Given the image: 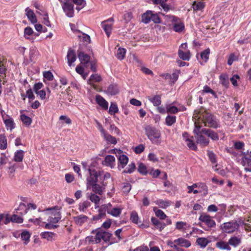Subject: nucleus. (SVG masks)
Returning a JSON list of instances; mask_svg holds the SVG:
<instances>
[{
  "label": "nucleus",
  "instance_id": "nucleus-53",
  "mask_svg": "<svg viewBox=\"0 0 251 251\" xmlns=\"http://www.w3.org/2000/svg\"><path fill=\"white\" fill-rule=\"evenodd\" d=\"M151 21L155 24H159L161 22L160 18L158 14L154 11H151Z\"/></svg>",
  "mask_w": 251,
  "mask_h": 251
},
{
  "label": "nucleus",
  "instance_id": "nucleus-40",
  "mask_svg": "<svg viewBox=\"0 0 251 251\" xmlns=\"http://www.w3.org/2000/svg\"><path fill=\"white\" fill-rule=\"evenodd\" d=\"M198 189L200 193L202 194L204 196H206L208 194V187L204 183L200 182Z\"/></svg>",
  "mask_w": 251,
  "mask_h": 251
},
{
  "label": "nucleus",
  "instance_id": "nucleus-15",
  "mask_svg": "<svg viewBox=\"0 0 251 251\" xmlns=\"http://www.w3.org/2000/svg\"><path fill=\"white\" fill-rule=\"evenodd\" d=\"M78 57L80 63L83 64L85 67H87L90 62V56L82 51L78 52Z\"/></svg>",
  "mask_w": 251,
  "mask_h": 251
},
{
  "label": "nucleus",
  "instance_id": "nucleus-23",
  "mask_svg": "<svg viewBox=\"0 0 251 251\" xmlns=\"http://www.w3.org/2000/svg\"><path fill=\"white\" fill-rule=\"evenodd\" d=\"M25 11L26 12V15L28 18V19L32 23L35 24L37 23V20L35 14L33 12V10L29 9L28 7H27L25 9Z\"/></svg>",
  "mask_w": 251,
  "mask_h": 251
},
{
  "label": "nucleus",
  "instance_id": "nucleus-57",
  "mask_svg": "<svg viewBox=\"0 0 251 251\" xmlns=\"http://www.w3.org/2000/svg\"><path fill=\"white\" fill-rule=\"evenodd\" d=\"M220 80L221 84L225 86H227L229 83L228 77L226 75L222 74L220 75Z\"/></svg>",
  "mask_w": 251,
  "mask_h": 251
},
{
  "label": "nucleus",
  "instance_id": "nucleus-8",
  "mask_svg": "<svg viewBox=\"0 0 251 251\" xmlns=\"http://www.w3.org/2000/svg\"><path fill=\"white\" fill-rule=\"evenodd\" d=\"M1 111V116L7 130L12 131L15 128V123L13 118Z\"/></svg>",
  "mask_w": 251,
  "mask_h": 251
},
{
  "label": "nucleus",
  "instance_id": "nucleus-52",
  "mask_svg": "<svg viewBox=\"0 0 251 251\" xmlns=\"http://www.w3.org/2000/svg\"><path fill=\"white\" fill-rule=\"evenodd\" d=\"M10 220H11V222L13 223L18 224L22 223L24 221L22 217L16 214H13L11 216Z\"/></svg>",
  "mask_w": 251,
  "mask_h": 251
},
{
  "label": "nucleus",
  "instance_id": "nucleus-30",
  "mask_svg": "<svg viewBox=\"0 0 251 251\" xmlns=\"http://www.w3.org/2000/svg\"><path fill=\"white\" fill-rule=\"evenodd\" d=\"M25 152L21 150H17L14 153L13 160L15 162H22Z\"/></svg>",
  "mask_w": 251,
  "mask_h": 251
},
{
  "label": "nucleus",
  "instance_id": "nucleus-28",
  "mask_svg": "<svg viewBox=\"0 0 251 251\" xmlns=\"http://www.w3.org/2000/svg\"><path fill=\"white\" fill-rule=\"evenodd\" d=\"M229 246L234 248L237 247L241 243V238L237 236H232L228 241Z\"/></svg>",
  "mask_w": 251,
  "mask_h": 251
},
{
  "label": "nucleus",
  "instance_id": "nucleus-32",
  "mask_svg": "<svg viewBox=\"0 0 251 251\" xmlns=\"http://www.w3.org/2000/svg\"><path fill=\"white\" fill-rule=\"evenodd\" d=\"M151 11L148 10L142 15V22L145 24H148L151 21Z\"/></svg>",
  "mask_w": 251,
  "mask_h": 251
},
{
  "label": "nucleus",
  "instance_id": "nucleus-22",
  "mask_svg": "<svg viewBox=\"0 0 251 251\" xmlns=\"http://www.w3.org/2000/svg\"><path fill=\"white\" fill-rule=\"evenodd\" d=\"M67 58L68 64L69 66H71L72 64L76 60V57L75 51L69 49L67 52Z\"/></svg>",
  "mask_w": 251,
  "mask_h": 251
},
{
  "label": "nucleus",
  "instance_id": "nucleus-60",
  "mask_svg": "<svg viewBox=\"0 0 251 251\" xmlns=\"http://www.w3.org/2000/svg\"><path fill=\"white\" fill-rule=\"evenodd\" d=\"M171 204V201H163L159 200L158 201V205L162 208H166L169 206Z\"/></svg>",
  "mask_w": 251,
  "mask_h": 251
},
{
  "label": "nucleus",
  "instance_id": "nucleus-33",
  "mask_svg": "<svg viewBox=\"0 0 251 251\" xmlns=\"http://www.w3.org/2000/svg\"><path fill=\"white\" fill-rule=\"evenodd\" d=\"M92 185V191L96 194L99 195H102L103 193V187L97 184V182L93 184H89Z\"/></svg>",
  "mask_w": 251,
  "mask_h": 251
},
{
  "label": "nucleus",
  "instance_id": "nucleus-46",
  "mask_svg": "<svg viewBox=\"0 0 251 251\" xmlns=\"http://www.w3.org/2000/svg\"><path fill=\"white\" fill-rule=\"evenodd\" d=\"M122 185L123 192L126 195L128 194L132 188L131 184L128 182H124Z\"/></svg>",
  "mask_w": 251,
  "mask_h": 251
},
{
  "label": "nucleus",
  "instance_id": "nucleus-13",
  "mask_svg": "<svg viewBox=\"0 0 251 251\" xmlns=\"http://www.w3.org/2000/svg\"><path fill=\"white\" fill-rule=\"evenodd\" d=\"M209 54L210 49H207L201 53L200 57H199L198 54L197 55V58L201 64L203 65L204 63H206L207 61L209 58Z\"/></svg>",
  "mask_w": 251,
  "mask_h": 251
},
{
  "label": "nucleus",
  "instance_id": "nucleus-27",
  "mask_svg": "<svg viewBox=\"0 0 251 251\" xmlns=\"http://www.w3.org/2000/svg\"><path fill=\"white\" fill-rule=\"evenodd\" d=\"M102 80L100 75L96 74H92L89 79L87 81L88 84L94 86V83L95 82H99Z\"/></svg>",
  "mask_w": 251,
  "mask_h": 251
},
{
  "label": "nucleus",
  "instance_id": "nucleus-35",
  "mask_svg": "<svg viewBox=\"0 0 251 251\" xmlns=\"http://www.w3.org/2000/svg\"><path fill=\"white\" fill-rule=\"evenodd\" d=\"M16 210L17 211V214L25 215L27 212L28 208L25 203H21Z\"/></svg>",
  "mask_w": 251,
  "mask_h": 251
},
{
  "label": "nucleus",
  "instance_id": "nucleus-50",
  "mask_svg": "<svg viewBox=\"0 0 251 251\" xmlns=\"http://www.w3.org/2000/svg\"><path fill=\"white\" fill-rule=\"evenodd\" d=\"M105 216L104 211H102L101 206L99 209V213L93 216L92 220L93 221H97Z\"/></svg>",
  "mask_w": 251,
  "mask_h": 251
},
{
  "label": "nucleus",
  "instance_id": "nucleus-16",
  "mask_svg": "<svg viewBox=\"0 0 251 251\" xmlns=\"http://www.w3.org/2000/svg\"><path fill=\"white\" fill-rule=\"evenodd\" d=\"M96 101L97 103L104 110H107L108 107V102L100 95L96 96Z\"/></svg>",
  "mask_w": 251,
  "mask_h": 251
},
{
  "label": "nucleus",
  "instance_id": "nucleus-24",
  "mask_svg": "<svg viewBox=\"0 0 251 251\" xmlns=\"http://www.w3.org/2000/svg\"><path fill=\"white\" fill-rule=\"evenodd\" d=\"M88 219V217L84 215H80L73 217V219L75 223L80 226L86 222Z\"/></svg>",
  "mask_w": 251,
  "mask_h": 251
},
{
  "label": "nucleus",
  "instance_id": "nucleus-26",
  "mask_svg": "<svg viewBox=\"0 0 251 251\" xmlns=\"http://www.w3.org/2000/svg\"><path fill=\"white\" fill-rule=\"evenodd\" d=\"M151 222L156 228L159 229V231H162L166 226V224L159 221L156 218L151 217Z\"/></svg>",
  "mask_w": 251,
  "mask_h": 251
},
{
  "label": "nucleus",
  "instance_id": "nucleus-59",
  "mask_svg": "<svg viewBox=\"0 0 251 251\" xmlns=\"http://www.w3.org/2000/svg\"><path fill=\"white\" fill-rule=\"evenodd\" d=\"M90 206V203L85 201L79 204L78 209L81 212H84L85 210Z\"/></svg>",
  "mask_w": 251,
  "mask_h": 251
},
{
  "label": "nucleus",
  "instance_id": "nucleus-6",
  "mask_svg": "<svg viewBox=\"0 0 251 251\" xmlns=\"http://www.w3.org/2000/svg\"><path fill=\"white\" fill-rule=\"evenodd\" d=\"M200 126H196L193 130L196 142L201 146H207L209 143V140L202 135L203 133L201 132V130L200 131Z\"/></svg>",
  "mask_w": 251,
  "mask_h": 251
},
{
  "label": "nucleus",
  "instance_id": "nucleus-54",
  "mask_svg": "<svg viewBox=\"0 0 251 251\" xmlns=\"http://www.w3.org/2000/svg\"><path fill=\"white\" fill-rule=\"evenodd\" d=\"M74 4H75L78 6H80V7H77L76 9L79 11L81 9H82L86 4L85 1L84 0H71Z\"/></svg>",
  "mask_w": 251,
  "mask_h": 251
},
{
  "label": "nucleus",
  "instance_id": "nucleus-3",
  "mask_svg": "<svg viewBox=\"0 0 251 251\" xmlns=\"http://www.w3.org/2000/svg\"><path fill=\"white\" fill-rule=\"evenodd\" d=\"M145 134L148 138L153 144H158L161 138L160 131L151 126H147L145 128Z\"/></svg>",
  "mask_w": 251,
  "mask_h": 251
},
{
  "label": "nucleus",
  "instance_id": "nucleus-14",
  "mask_svg": "<svg viewBox=\"0 0 251 251\" xmlns=\"http://www.w3.org/2000/svg\"><path fill=\"white\" fill-rule=\"evenodd\" d=\"M201 132L203 134L207 136L213 141H217L219 140L218 134L210 129L204 128L201 129Z\"/></svg>",
  "mask_w": 251,
  "mask_h": 251
},
{
  "label": "nucleus",
  "instance_id": "nucleus-7",
  "mask_svg": "<svg viewBox=\"0 0 251 251\" xmlns=\"http://www.w3.org/2000/svg\"><path fill=\"white\" fill-rule=\"evenodd\" d=\"M62 8L67 17L69 18L74 17V5L70 0H66L64 2H63Z\"/></svg>",
  "mask_w": 251,
  "mask_h": 251
},
{
  "label": "nucleus",
  "instance_id": "nucleus-41",
  "mask_svg": "<svg viewBox=\"0 0 251 251\" xmlns=\"http://www.w3.org/2000/svg\"><path fill=\"white\" fill-rule=\"evenodd\" d=\"M167 112L170 114H176L178 112V109L176 106L173 105L172 104L166 105Z\"/></svg>",
  "mask_w": 251,
  "mask_h": 251
},
{
  "label": "nucleus",
  "instance_id": "nucleus-5",
  "mask_svg": "<svg viewBox=\"0 0 251 251\" xmlns=\"http://www.w3.org/2000/svg\"><path fill=\"white\" fill-rule=\"evenodd\" d=\"M162 14L164 17V19L167 22L174 23L173 28L176 32H181L184 29V25L183 23H177L178 20L177 17L171 15H165L164 14Z\"/></svg>",
  "mask_w": 251,
  "mask_h": 251
},
{
  "label": "nucleus",
  "instance_id": "nucleus-31",
  "mask_svg": "<svg viewBox=\"0 0 251 251\" xmlns=\"http://www.w3.org/2000/svg\"><path fill=\"white\" fill-rule=\"evenodd\" d=\"M148 99L155 106H159L161 103V96L159 95H155L153 97H148Z\"/></svg>",
  "mask_w": 251,
  "mask_h": 251
},
{
  "label": "nucleus",
  "instance_id": "nucleus-2",
  "mask_svg": "<svg viewBox=\"0 0 251 251\" xmlns=\"http://www.w3.org/2000/svg\"><path fill=\"white\" fill-rule=\"evenodd\" d=\"M201 116L205 126L213 128L220 127L219 121L212 114L205 111L201 113Z\"/></svg>",
  "mask_w": 251,
  "mask_h": 251
},
{
  "label": "nucleus",
  "instance_id": "nucleus-38",
  "mask_svg": "<svg viewBox=\"0 0 251 251\" xmlns=\"http://www.w3.org/2000/svg\"><path fill=\"white\" fill-rule=\"evenodd\" d=\"M209 243L208 240L206 238L199 237L196 240V243L201 248H205Z\"/></svg>",
  "mask_w": 251,
  "mask_h": 251
},
{
  "label": "nucleus",
  "instance_id": "nucleus-1",
  "mask_svg": "<svg viewBox=\"0 0 251 251\" xmlns=\"http://www.w3.org/2000/svg\"><path fill=\"white\" fill-rule=\"evenodd\" d=\"M93 234H96L97 243H100L102 240L108 245L112 244L114 241L112 240V234L104 230L101 228H97L91 231Z\"/></svg>",
  "mask_w": 251,
  "mask_h": 251
},
{
  "label": "nucleus",
  "instance_id": "nucleus-58",
  "mask_svg": "<svg viewBox=\"0 0 251 251\" xmlns=\"http://www.w3.org/2000/svg\"><path fill=\"white\" fill-rule=\"evenodd\" d=\"M185 142L190 149L193 151H196L197 150V147L193 141V138L189 139V141H186Z\"/></svg>",
  "mask_w": 251,
  "mask_h": 251
},
{
  "label": "nucleus",
  "instance_id": "nucleus-17",
  "mask_svg": "<svg viewBox=\"0 0 251 251\" xmlns=\"http://www.w3.org/2000/svg\"><path fill=\"white\" fill-rule=\"evenodd\" d=\"M215 247L220 250L230 251L231 250L230 246H229L228 242L222 240L217 241Z\"/></svg>",
  "mask_w": 251,
  "mask_h": 251
},
{
  "label": "nucleus",
  "instance_id": "nucleus-18",
  "mask_svg": "<svg viewBox=\"0 0 251 251\" xmlns=\"http://www.w3.org/2000/svg\"><path fill=\"white\" fill-rule=\"evenodd\" d=\"M118 168L120 170L121 169H123L127 164L128 158L126 155L122 154L118 156Z\"/></svg>",
  "mask_w": 251,
  "mask_h": 251
},
{
  "label": "nucleus",
  "instance_id": "nucleus-9",
  "mask_svg": "<svg viewBox=\"0 0 251 251\" xmlns=\"http://www.w3.org/2000/svg\"><path fill=\"white\" fill-rule=\"evenodd\" d=\"M238 227V225L236 223L229 222L225 223L222 226V230L226 233H231L234 232Z\"/></svg>",
  "mask_w": 251,
  "mask_h": 251
},
{
  "label": "nucleus",
  "instance_id": "nucleus-19",
  "mask_svg": "<svg viewBox=\"0 0 251 251\" xmlns=\"http://www.w3.org/2000/svg\"><path fill=\"white\" fill-rule=\"evenodd\" d=\"M42 238L46 239L48 241H52L56 239L57 234L52 232L45 231L40 234Z\"/></svg>",
  "mask_w": 251,
  "mask_h": 251
},
{
  "label": "nucleus",
  "instance_id": "nucleus-44",
  "mask_svg": "<svg viewBox=\"0 0 251 251\" xmlns=\"http://www.w3.org/2000/svg\"><path fill=\"white\" fill-rule=\"evenodd\" d=\"M21 120L26 126H30L32 123V119L25 114H22L21 115Z\"/></svg>",
  "mask_w": 251,
  "mask_h": 251
},
{
  "label": "nucleus",
  "instance_id": "nucleus-42",
  "mask_svg": "<svg viewBox=\"0 0 251 251\" xmlns=\"http://www.w3.org/2000/svg\"><path fill=\"white\" fill-rule=\"evenodd\" d=\"M7 146V139L3 134L0 135V149L5 150Z\"/></svg>",
  "mask_w": 251,
  "mask_h": 251
},
{
  "label": "nucleus",
  "instance_id": "nucleus-62",
  "mask_svg": "<svg viewBox=\"0 0 251 251\" xmlns=\"http://www.w3.org/2000/svg\"><path fill=\"white\" fill-rule=\"evenodd\" d=\"M130 219L133 223L136 224H138L139 217H138L137 213L135 211H132L131 213Z\"/></svg>",
  "mask_w": 251,
  "mask_h": 251
},
{
  "label": "nucleus",
  "instance_id": "nucleus-25",
  "mask_svg": "<svg viewBox=\"0 0 251 251\" xmlns=\"http://www.w3.org/2000/svg\"><path fill=\"white\" fill-rule=\"evenodd\" d=\"M101 25L107 36L109 37L111 33L112 24L107 23V21H103L101 22Z\"/></svg>",
  "mask_w": 251,
  "mask_h": 251
},
{
  "label": "nucleus",
  "instance_id": "nucleus-47",
  "mask_svg": "<svg viewBox=\"0 0 251 251\" xmlns=\"http://www.w3.org/2000/svg\"><path fill=\"white\" fill-rule=\"evenodd\" d=\"M126 50L124 48H119L117 50L116 56L119 60H123L125 56Z\"/></svg>",
  "mask_w": 251,
  "mask_h": 251
},
{
  "label": "nucleus",
  "instance_id": "nucleus-64",
  "mask_svg": "<svg viewBox=\"0 0 251 251\" xmlns=\"http://www.w3.org/2000/svg\"><path fill=\"white\" fill-rule=\"evenodd\" d=\"M95 235L92 236L90 235L88 236L85 238V241L88 244H97L96 241V234Z\"/></svg>",
  "mask_w": 251,
  "mask_h": 251
},
{
  "label": "nucleus",
  "instance_id": "nucleus-49",
  "mask_svg": "<svg viewBox=\"0 0 251 251\" xmlns=\"http://www.w3.org/2000/svg\"><path fill=\"white\" fill-rule=\"evenodd\" d=\"M204 7V4L201 1H194L193 4V8L194 10H201Z\"/></svg>",
  "mask_w": 251,
  "mask_h": 251
},
{
  "label": "nucleus",
  "instance_id": "nucleus-12",
  "mask_svg": "<svg viewBox=\"0 0 251 251\" xmlns=\"http://www.w3.org/2000/svg\"><path fill=\"white\" fill-rule=\"evenodd\" d=\"M90 176L87 178V181L88 184H93L96 183L98 180V177L100 175V171L97 172L95 169H89Z\"/></svg>",
  "mask_w": 251,
  "mask_h": 251
},
{
  "label": "nucleus",
  "instance_id": "nucleus-55",
  "mask_svg": "<svg viewBox=\"0 0 251 251\" xmlns=\"http://www.w3.org/2000/svg\"><path fill=\"white\" fill-rule=\"evenodd\" d=\"M238 57L234 53L230 54L228 57L227 64L230 66L231 65L233 62L238 60Z\"/></svg>",
  "mask_w": 251,
  "mask_h": 251
},
{
  "label": "nucleus",
  "instance_id": "nucleus-43",
  "mask_svg": "<svg viewBox=\"0 0 251 251\" xmlns=\"http://www.w3.org/2000/svg\"><path fill=\"white\" fill-rule=\"evenodd\" d=\"M153 211L155 215L160 219L164 220L166 218L167 216L162 210L158 209L157 208L155 207L153 208Z\"/></svg>",
  "mask_w": 251,
  "mask_h": 251
},
{
  "label": "nucleus",
  "instance_id": "nucleus-20",
  "mask_svg": "<svg viewBox=\"0 0 251 251\" xmlns=\"http://www.w3.org/2000/svg\"><path fill=\"white\" fill-rule=\"evenodd\" d=\"M115 158L114 156L107 155L105 157L102 164L111 168H113L115 166Z\"/></svg>",
  "mask_w": 251,
  "mask_h": 251
},
{
  "label": "nucleus",
  "instance_id": "nucleus-34",
  "mask_svg": "<svg viewBox=\"0 0 251 251\" xmlns=\"http://www.w3.org/2000/svg\"><path fill=\"white\" fill-rule=\"evenodd\" d=\"M178 55L179 57L183 60L188 61L191 57V53L189 50L186 52H184L180 49H179L178 51Z\"/></svg>",
  "mask_w": 251,
  "mask_h": 251
},
{
  "label": "nucleus",
  "instance_id": "nucleus-4",
  "mask_svg": "<svg viewBox=\"0 0 251 251\" xmlns=\"http://www.w3.org/2000/svg\"><path fill=\"white\" fill-rule=\"evenodd\" d=\"M102 211L107 212L108 214L114 217H119L122 213L124 207L122 205L113 206L111 203H108L101 205Z\"/></svg>",
  "mask_w": 251,
  "mask_h": 251
},
{
  "label": "nucleus",
  "instance_id": "nucleus-56",
  "mask_svg": "<svg viewBox=\"0 0 251 251\" xmlns=\"http://www.w3.org/2000/svg\"><path fill=\"white\" fill-rule=\"evenodd\" d=\"M34 32L32 28L29 26L25 27L24 29V36L26 39H29V36L33 34Z\"/></svg>",
  "mask_w": 251,
  "mask_h": 251
},
{
  "label": "nucleus",
  "instance_id": "nucleus-29",
  "mask_svg": "<svg viewBox=\"0 0 251 251\" xmlns=\"http://www.w3.org/2000/svg\"><path fill=\"white\" fill-rule=\"evenodd\" d=\"M20 236L21 237L22 240L24 241V244L26 245L30 241L31 234L28 231L25 230L21 233Z\"/></svg>",
  "mask_w": 251,
  "mask_h": 251
},
{
  "label": "nucleus",
  "instance_id": "nucleus-61",
  "mask_svg": "<svg viewBox=\"0 0 251 251\" xmlns=\"http://www.w3.org/2000/svg\"><path fill=\"white\" fill-rule=\"evenodd\" d=\"M242 164L244 166H251V157L244 156L242 157Z\"/></svg>",
  "mask_w": 251,
  "mask_h": 251
},
{
  "label": "nucleus",
  "instance_id": "nucleus-36",
  "mask_svg": "<svg viewBox=\"0 0 251 251\" xmlns=\"http://www.w3.org/2000/svg\"><path fill=\"white\" fill-rule=\"evenodd\" d=\"M102 136L108 143L115 145L117 143L116 139L107 133L106 131Z\"/></svg>",
  "mask_w": 251,
  "mask_h": 251
},
{
  "label": "nucleus",
  "instance_id": "nucleus-11",
  "mask_svg": "<svg viewBox=\"0 0 251 251\" xmlns=\"http://www.w3.org/2000/svg\"><path fill=\"white\" fill-rule=\"evenodd\" d=\"M199 220L204 223L208 227H213L216 226L215 221L208 215H201L199 217Z\"/></svg>",
  "mask_w": 251,
  "mask_h": 251
},
{
  "label": "nucleus",
  "instance_id": "nucleus-39",
  "mask_svg": "<svg viewBox=\"0 0 251 251\" xmlns=\"http://www.w3.org/2000/svg\"><path fill=\"white\" fill-rule=\"evenodd\" d=\"M61 218V213H57L55 216H50L48 218V222L52 224H56L60 220Z\"/></svg>",
  "mask_w": 251,
  "mask_h": 251
},
{
  "label": "nucleus",
  "instance_id": "nucleus-45",
  "mask_svg": "<svg viewBox=\"0 0 251 251\" xmlns=\"http://www.w3.org/2000/svg\"><path fill=\"white\" fill-rule=\"evenodd\" d=\"M118 110L119 109L117 104L111 102L108 111L109 114L111 115H114L118 112Z\"/></svg>",
  "mask_w": 251,
  "mask_h": 251
},
{
  "label": "nucleus",
  "instance_id": "nucleus-63",
  "mask_svg": "<svg viewBox=\"0 0 251 251\" xmlns=\"http://www.w3.org/2000/svg\"><path fill=\"white\" fill-rule=\"evenodd\" d=\"M89 199L90 201L95 204H99L100 201V197L95 194H91L90 196Z\"/></svg>",
  "mask_w": 251,
  "mask_h": 251
},
{
  "label": "nucleus",
  "instance_id": "nucleus-51",
  "mask_svg": "<svg viewBox=\"0 0 251 251\" xmlns=\"http://www.w3.org/2000/svg\"><path fill=\"white\" fill-rule=\"evenodd\" d=\"M138 171L143 175H146L148 173L146 166L142 163L139 164L138 167Z\"/></svg>",
  "mask_w": 251,
  "mask_h": 251
},
{
  "label": "nucleus",
  "instance_id": "nucleus-21",
  "mask_svg": "<svg viewBox=\"0 0 251 251\" xmlns=\"http://www.w3.org/2000/svg\"><path fill=\"white\" fill-rule=\"evenodd\" d=\"M174 242L175 244H177V247L178 246H179L182 247L187 248L191 245V243L189 240L182 237L175 240Z\"/></svg>",
  "mask_w": 251,
  "mask_h": 251
},
{
  "label": "nucleus",
  "instance_id": "nucleus-10",
  "mask_svg": "<svg viewBox=\"0 0 251 251\" xmlns=\"http://www.w3.org/2000/svg\"><path fill=\"white\" fill-rule=\"evenodd\" d=\"M103 92L108 96H114L119 92V88L116 83H111L104 90Z\"/></svg>",
  "mask_w": 251,
  "mask_h": 251
},
{
  "label": "nucleus",
  "instance_id": "nucleus-48",
  "mask_svg": "<svg viewBox=\"0 0 251 251\" xmlns=\"http://www.w3.org/2000/svg\"><path fill=\"white\" fill-rule=\"evenodd\" d=\"M135 164L133 162L129 164L126 169L123 171V173L124 174H131L135 170Z\"/></svg>",
  "mask_w": 251,
  "mask_h": 251
},
{
  "label": "nucleus",
  "instance_id": "nucleus-37",
  "mask_svg": "<svg viewBox=\"0 0 251 251\" xmlns=\"http://www.w3.org/2000/svg\"><path fill=\"white\" fill-rule=\"evenodd\" d=\"M176 116L168 115L165 118V124L167 126H171L176 122Z\"/></svg>",
  "mask_w": 251,
  "mask_h": 251
}]
</instances>
